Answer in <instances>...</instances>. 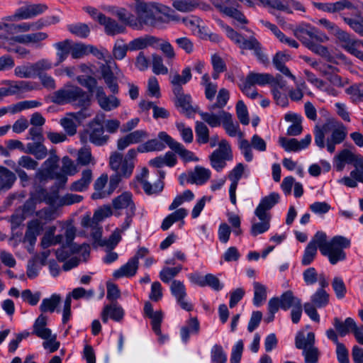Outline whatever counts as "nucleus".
<instances>
[{
	"instance_id": "f257e3e1",
	"label": "nucleus",
	"mask_w": 363,
	"mask_h": 363,
	"mask_svg": "<svg viewBox=\"0 0 363 363\" xmlns=\"http://www.w3.org/2000/svg\"><path fill=\"white\" fill-rule=\"evenodd\" d=\"M347 135V128L335 121H328L322 126L315 125L314 128L315 144L321 149L326 146L330 153L335 152V145L342 143Z\"/></svg>"
},
{
	"instance_id": "f03ea898",
	"label": "nucleus",
	"mask_w": 363,
	"mask_h": 363,
	"mask_svg": "<svg viewBox=\"0 0 363 363\" xmlns=\"http://www.w3.org/2000/svg\"><path fill=\"white\" fill-rule=\"evenodd\" d=\"M137 156L135 149H130L125 157L118 152H113L109 158V165L115 171L111 176L108 189V195L110 196L118 186L123 178H128L133 172L135 160Z\"/></svg>"
},
{
	"instance_id": "7ed1b4c3",
	"label": "nucleus",
	"mask_w": 363,
	"mask_h": 363,
	"mask_svg": "<svg viewBox=\"0 0 363 363\" xmlns=\"http://www.w3.org/2000/svg\"><path fill=\"white\" fill-rule=\"evenodd\" d=\"M316 237L319 241L318 242L320 253L328 257L331 264L335 265L346 259L347 255L344 250L350 247V239L342 235H336L328 240L325 233L323 231H318Z\"/></svg>"
},
{
	"instance_id": "20e7f679",
	"label": "nucleus",
	"mask_w": 363,
	"mask_h": 363,
	"mask_svg": "<svg viewBox=\"0 0 363 363\" xmlns=\"http://www.w3.org/2000/svg\"><path fill=\"white\" fill-rule=\"evenodd\" d=\"M50 101L60 106L70 104L74 106H89L91 96L79 86L68 82L52 94Z\"/></svg>"
},
{
	"instance_id": "39448f33",
	"label": "nucleus",
	"mask_w": 363,
	"mask_h": 363,
	"mask_svg": "<svg viewBox=\"0 0 363 363\" xmlns=\"http://www.w3.org/2000/svg\"><path fill=\"white\" fill-rule=\"evenodd\" d=\"M134 1L138 29L143 26L155 27L162 22L161 14L165 12L164 6L155 2H145L143 0Z\"/></svg>"
},
{
	"instance_id": "423d86ee",
	"label": "nucleus",
	"mask_w": 363,
	"mask_h": 363,
	"mask_svg": "<svg viewBox=\"0 0 363 363\" xmlns=\"http://www.w3.org/2000/svg\"><path fill=\"white\" fill-rule=\"evenodd\" d=\"M199 115L202 120L212 128L218 127L222 124L227 134L230 137H235L237 135L240 137L242 135L240 131L239 125L233 123L232 115L224 110L219 111L217 114L201 111Z\"/></svg>"
},
{
	"instance_id": "0eeeda50",
	"label": "nucleus",
	"mask_w": 363,
	"mask_h": 363,
	"mask_svg": "<svg viewBox=\"0 0 363 363\" xmlns=\"http://www.w3.org/2000/svg\"><path fill=\"white\" fill-rule=\"evenodd\" d=\"M104 117V114H98L89 122L86 129L81 136L82 142L85 143L89 140L93 145L99 147L104 146L108 143L110 136L105 134L103 125Z\"/></svg>"
},
{
	"instance_id": "6e6552de",
	"label": "nucleus",
	"mask_w": 363,
	"mask_h": 363,
	"mask_svg": "<svg viewBox=\"0 0 363 363\" xmlns=\"http://www.w3.org/2000/svg\"><path fill=\"white\" fill-rule=\"evenodd\" d=\"M113 208L116 210H125L124 228H129L133 218L135 215L136 207L133 200V195L129 191H125L114 198L112 201Z\"/></svg>"
},
{
	"instance_id": "1a4fd4ad",
	"label": "nucleus",
	"mask_w": 363,
	"mask_h": 363,
	"mask_svg": "<svg viewBox=\"0 0 363 363\" xmlns=\"http://www.w3.org/2000/svg\"><path fill=\"white\" fill-rule=\"evenodd\" d=\"M294 35L305 45L315 42L325 43L328 40V37L324 33L308 24L296 28Z\"/></svg>"
},
{
	"instance_id": "9d476101",
	"label": "nucleus",
	"mask_w": 363,
	"mask_h": 363,
	"mask_svg": "<svg viewBox=\"0 0 363 363\" xmlns=\"http://www.w3.org/2000/svg\"><path fill=\"white\" fill-rule=\"evenodd\" d=\"M159 138L165 143L170 149L177 153L184 161H199V158L194 154L186 149L182 144L174 140L166 132L162 131L158 133Z\"/></svg>"
},
{
	"instance_id": "9b49d317",
	"label": "nucleus",
	"mask_w": 363,
	"mask_h": 363,
	"mask_svg": "<svg viewBox=\"0 0 363 363\" xmlns=\"http://www.w3.org/2000/svg\"><path fill=\"white\" fill-rule=\"evenodd\" d=\"M335 37L340 43L341 47L347 52L359 60L363 57V52L358 50L359 40L352 37L351 34L342 29L337 33Z\"/></svg>"
},
{
	"instance_id": "f8f14e48",
	"label": "nucleus",
	"mask_w": 363,
	"mask_h": 363,
	"mask_svg": "<svg viewBox=\"0 0 363 363\" xmlns=\"http://www.w3.org/2000/svg\"><path fill=\"white\" fill-rule=\"evenodd\" d=\"M238 45L242 50H253L254 54L260 62L264 65L269 63L267 55L264 53L261 44L255 37L245 38L242 36Z\"/></svg>"
},
{
	"instance_id": "ddd939ff",
	"label": "nucleus",
	"mask_w": 363,
	"mask_h": 363,
	"mask_svg": "<svg viewBox=\"0 0 363 363\" xmlns=\"http://www.w3.org/2000/svg\"><path fill=\"white\" fill-rule=\"evenodd\" d=\"M280 199L279 194L276 192H272L268 196L263 197L255 211V214L257 218L271 217L269 212Z\"/></svg>"
},
{
	"instance_id": "4468645a",
	"label": "nucleus",
	"mask_w": 363,
	"mask_h": 363,
	"mask_svg": "<svg viewBox=\"0 0 363 363\" xmlns=\"http://www.w3.org/2000/svg\"><path fill=\"white\" fill-rule=\"evenodd\" d=\"M170 291L182 308L187 311L193 310L192 304L185 300L186 296V287L182 281L173 280L170 285Z\"/></svg>"
},
{
	"instance_id": "2eb2a0df",
	"label": "nucleus",
	"mask_w": 363,
	"mask_h": 363,
	"mask_svg": "<svg viewBox=\"0 0 363 363\" xmlns=\"http://www.w3.org/2000/svg\"><path fill=\"white\" fill-rule=\"evenodd\" d=\"M245 165L242 163H238L228 174V178L230 181L229 187V195L230 202L233 205H236V189L238 185L239 180L241 179L244 174Z\"/></svg>"
},
{
	"instance_id": "dca6fc26",
	"label": "nucleus",
	"mask_w": 363,
	"mask_h": 363,
	"mask_svg": "<svg viewBox=\"0 0 363 363\" xmlns=\"http://www.w3.org/2000/svg\"><path fill=\"white\" fill-rule=\"evenodd\" d=\"M81 225L90 230V235L96 243H99L102 236V226L98 220L94 219V216H90L87 214L82 217Z\"/></svg>"
},
{
	"instance_id": "f3484780",
	"label": "nucleus",
	"mask_w": 363,
	"mask_h": 363,
	"mask_svg": "<svg viewBox=\"0 0 363 363\" xmlns=\"http://www.w3.org/2000/svg\"><path fill=\"white\" fill-rule=\"evenodd\" d=\"M124 310L117 303L112 302L111 304L106 305L101 312V319L104 323H107L108 318L116 322H121L124 317Z\"/></svg>"
},
{
	"instance_id": "a211bd4d",
	"label": "nucleus",
	"mask_w": 363,
	"mask_h": 363,
	"mask_svg": "<svg viewBox=\"0 0 363 363\" xmlns=\"http://www.w3.org/2000/svg\"><path fill=\"white\" fill-rule=\"evenodd\" d=\"M48 9L45 4H26L25 6H22L16 9L18 19L26 20L35 18V16L43 13Z\"/></svg>"
},
{
	"instance_id": "6ab92c4d",
	"label": "nucleus",
	"mask_w": 363,
	"mask_h": 363,
	"mask_svg": "<svg viewBox=\"0 0 363 363\" xmlns=\"http://www.w3.org/2000/svg\"><path fill=\"white\" fill-rule=\"evenodd\" d=\"M211 177V172L209 169L201 166H196L193 171L189 172L186 182L196 185H203L209 180Z\"/></svg>"
},
{
	"instance_id": "aec40b11",
	"label": "nucleus",
	"mask_w": 363,
	"mask_h": 363,
	"mask_svg": "<svg viewBox=\"0 0 363 363\" xmlns=\"http://www.w3.org/2000/svg\"><path fill=\"white\" fill-rule=\"evenodd\" d=\"M191 77V71L189 67L182 70V74H179L178 72L171 74L169 79L173 86V93L174 94H179L180 91H183L182 86L189 82Z\"/></svg>"
},
{
	"instance_id": "412c9836",
	"label": "nucleus",
	"mask_w": 363,
	"mask_h": 363,
	"mask_svg": "<svg viewBox=\"0 0 363 363\" xmlns=\"http://www.w3.org/2000/svg\"><path fill=\"white\" fill-rule=\"evenodd\" d=\"M98 21L104 26L106 33L109 35H115L125 31V26L119 24L116 21L104 14L98 16Z\"/></svg>"
},
{
	"instance_id": "4be33fe9",
	"label": "nucleus",
	"mask_w": 363,
	"mask_h": 363,
	"mask_svg": "<svg viewBox=\"0 0 363 363\" xmlns=\"http://www.w3.org/2000/svg\"><path fill=\"white\" fill-rule=\"evenodd\" d=\"M145 315L151 319V325L155 334H160V325L163 319L162 311H153L152 305L150 302H146L144 306Z\"/></svg>"
},
{
	"instance_id": "5701e85b",
	"label": "nucleus",
	"mask_w": 363,
	"mask_h": 363,
	"mask_svg": "<svg viewBox=\"0 0 363 363\" xmlns=\"http://www.w3.org/2000/svg\"><path fill=\"white\" fill-rule=\"evenodd\" d=\"M48 37V34L44 32L31 33L13 36L11 40L24 45L39 44L41 41L45 40Z\"/></svg>"
},
{
	"instance_id": "b1692460",
	"label": "nucleus",
	"mask_w": 363,
	"mask_h": 363,
	"mask_svg": "<svg viewBox=\"0 0 363 363\" xmlns=\"http://www.w3.org/2000/svg\"><path fill=\"white\" fill-rule=\"evenodd\" d=\"M160 41V38L152 35L137 38L128 43L129 50L135 51L143 50L148 46L155 47Z\"/></svg>"
},
{
	"instance_id": "393cba45",
	"label": "nucleus",
	"mask_w": 363,
	"mask_h": 363,
	"mask_svg": "<svg viewBox=\"0 0 363 363\" xmlns=\"http://www.w3.org/2000/svg\"><path fill=\"white\" fill-rule=\"evenodd\" d=\"M316 238L315 233L305 248L301 259V264L303 266L311 264L317 255L318 248L319 249V243L318 242L319 241Z\"/></svg>"
},
{
	"instance_id": "a878e982",
	"label": "nucleus",
	"mask_w": 363,
	"mask_h": 363,
	"mask_svg": "<svg viewBox=\"0 0 363 363\" xmlns=\"http://www.w3.org/2000/svg\"><path fill=\"white\" fill-rule=\"evenodd\" d=\"M289 60V55L281 52H278L274 56L272 62L275 68L286 77L296 82V77L291 74L289 69L285 66V63Z\"/></svg>"
},
{
	"instance_id": "bb28decb",
	"label": "nucleus",
	"mask_w": 363,
	"mask_h": 363,
	"mask_svg": "<svg viewBox=\"0 0 363 363\" xmlns=\"http://www.w3.org/2000/svg\"><path fill=\"white\" fill-rule=\"evenodd\" d=\"M139 262L136 261V258H130L127 263L121 266L118 269L116 270L113 276L116 279L121 277H133L138 269Z\"/></svg>"
},
{
	"instance_id": "cd10ccee",
	"label": "nucleus",
	"mask_w": 363,
	"mask_h": 363,
	"mask_svg": "<svg viewBox=\"0 0 363 363\" xmlns=\"http://www.w3.org/2000/svg\"><path fill=\"white\" fill-rule=\"evenodd\" d=\"M9 87H6L8 95H14L35 89V83L28 81H9Z\"/></svg>"
},
{
	"instance_id": "c85d7f7f",
	"label": "nucleus",
	"mask_w": 363,
	"mask_h": 363,
	"mask_svg": "<svg viewBox=\"0 0 363 363\" xmlns=\"http://www.w3.org/2000/svg\"><path fill=\"white\" fill-rule=\"evenodd\" d=\"M200 325L199 322L196 317L190 318L186 324L181 328L180 335L182 340L186 343L190 337V334L197 335L199 333Z\"/></svg>"
},
{
	"instance_id": "c756f323",
	"label": "nucleus",
	"mask_w": 363,
	"mask_h": 363,
	"mask_svg": "<svg viewBox=\"0 0 363 363\" xmlns=\"http://www.w3.org/2000/svg\"><path fill=\"white\" fill-rule=\"evenodd\" d=\"M47 317L43 314L40 315L33 324L32 333L44 340H48L51 336V330L46 328Z\"/></svg>"
},
{
	"instance_id": "7c9ffc66",
	"label": "nucleus",
	"mask_w": 363,
	"mask_h": 363,
	"mask_svg": "<svg viewBox=\"0 0 363 363\" xmlns=\"http://www.w3.org/2000/svg\"><path fill=\"white\" fill-rule=\"evenodd\" d=\"M16 180L15 174L5 167L0 166V193L9 190Z\"/></svg>"
},
{
	"instance_id": "2f4dec72",
	"label": "nucleus",
	"mask_w": 363,
	"mask_h": 363,
	"mask_svg": "<svg viewBox=\"0 0 363 363\" xmlns=\"http://www.w3.org/2000/svg\"><path fill=\"white\" fill-rule=\"evenodd\" d=\"M112 12L125 25L134 29H138V23L136 18L125 8L114 7L113 8Z\"/></svg>"
},
{
	"instance_id": "473e14b6",
	"label": "nucleus",
	"mask_w": 363,
	"mask_h": 363,
	"mask_svg": "<svg viewBox=\"0 0 363 363\" xmlns=\"http://www.w3.org/2000/svg\"><path fill=\"white\" fill-rule=\"evenodd\" d=\"M92 180V172L85 169L82 173V177L71 184L69 190L72 191L82 192L86 191Z\"/></svg>"
},
{
	"instance_id": "72a5a7b5",
	"label": "nucleus",
	"mask_w": 363,
	"mask_h": 363,
	"mask_svg": "<svg viewBox=\"0 0 363 363\" xmlns=\"http://www.w3.org/2000/svg\"><path fill=\"white\" fill-rule=\"evenodd\" d=\"M43 140L28 143L25 148V153L33 155L37 160H43L48 155V150L43 144Z\"/></svg>"
},
{
	"instance_id": "f704fd0d",
	"label": "nucleus",
	"mask_w": 363,
	"mask_h": 363,
	"mask_svg": "<svg viewBox=\"0 0 363 363\" xmlns=\"http://www.w3.org/2000/svg\"><path fill=\"white\" fill-rule=\"evenodd\" d=\"M148 172H149L147 168H143L140 175L138 177V180L141 184L143 190L147 194H152L161 191L163 189L162 182L159 181L152 186L150 183L145 179V178L147 176Z\"/></svg>"
},
{
	"instance_id": "c9c22d12",
	"label": "nucleus",
	"mask_w": 363,
	"mask_h": 363,
	"mask_svg": "<svg viewBox=\"0 0 363 363\" xmlns=\"http://www.w3.org/2000/svg\"><path fill=\"white\" fill-rule=\"evenodd\" d=\"M43 230L42 223L37 219L30 220L28 223L27 230L25 234V240L30 245L35 244L37 236Z\"/></svg>"
},
{
	"instance_id": "e433bc0d",
	"label": "nucleus",
	"mask_w": 363,
	"mask_h": 363,
	"mask_svg": "<svg viewBox=\"0 0 363 363\" xmlns=\"http://www.w3.org/2000/svg\"><path fill=\"white\" fill-rule=\"evenodd\" d=\"M272 79V75L268 73H257L254 72H250L245 78L244 82L247 84L255 86H264L269 84L270 80Z\"/></svg>"
},
{
	"instance_id": "4c0bfd02",
	"label": "nucleus",
	"mask_w": 363,
	"mask_h": 363,
	"mask_svg": "<svg viewBox=\"0 0 363 363\" xmlns=\"http://www.w3.org/2000/svg\"><path fill=\"white\" fill-rule=\"evenodd\" d=\"M295 345L297 349L304 351L315 345V335L309 332L306 335L303 332H298L295 337Z\"/></svg>"
},
{
	"instance_id": "58836bf2",
	"label": "nucleus",
	"mask_w": 363,
	"mask_h": 363,
	"mask_svg": "<svg viewBox=\"0 0 363 363\" xmlns=\"http://www.w3.org/2000/svg\"><path fill=\"white\" fill-rule=\"evenodd\" d=\"M177 98L176 106L181 108V111L190 116L191 114L196 112L193 106H191V96L189 94H184L183 91H180L179 94H174Z\"/></svg>"
},
{
	"instance_id": "ea45409f",
	"label": "nucleus",
	"mask_w": 363,
	"mask_h": 363,
	"mask_svg": "<svg viewBox=\"0 0 363 363\" xmlns=\"http://www.w3.org/2000/svg\"><path fill=\"white\" fill-rule=\"evenodd\" d=\"M54 47L57 50V61L55 66H58L63 62L67 59L69 54H70L71 40L67 39L63 41L56 43L54 45Z\"/></svg>"
},
{
	"instance_id": "a19ab883",
	"label": "nucleus",
	"mask_w": 363,
	"mask_h": 363,
	"mask_svg": "<svg viewBox=\"0 0 363 363\" xmlns=\"http://www.w3.org/2000/svg\"><path fill=\"white\" fill-rule=\"evenodd\" d=\"M333 325L337 333L344 337L350 331L352 332L353 328L355 327V321L352 318H347L344 322L341 321L338 318L333 319Z\"/></svg>"
},
{
	"instance_id": "79ce46f5",
	"label": "nucleus",
	"mask_w": 363,
	"mask_h": 363,
	"mask_svg": "<svg viewBox=\"0 0 363 363\" xmlns=\"http://www.w3.org/2000/svg\"><path fill=\"white\" fill-rule=\"evenodd\" d=\"M159 137L158 139L149 140L143 145L138 147L136 152H148L154 151H162L165 148V145Z\"/></svg>"
},
{
	"instance_id": "37998d69",
	"label": "nucleus",
	"mask_w": 363,
	"mask_h": 363,
	"mask_svg": "<svg viewBox=\"0 0 363 363\" xmlns=\"http://www.w3.org/2000/svg\"><path fill=\"white\" fill-rule=\"evenodd\" d=\"M230 99V93L229 91L225 89L222 88L218 91L216 101L208 106V109L210 111L209 113H213V111L216 108L223 110V108L227 104L228 100Z\"/></svg>"
},
{
	"instance_id": "c03bdc74",
	"label": "nucleus",
	"mask_w": 363,
	"mask_h": 363,
	"mask_svg": "<svg viewBox=\"0 0 363 363\" xmlns=\"http://www.w3.org/2000/svg\"><path fill=\"white\" fill-rule=\"evenodd\" d=\"M108 182V176L102 174L94 182L95 191L92 194L91 198L93 199H101L108 196V190H103Z\"/></svg>"
},
{
	"instance_id": "a18cd8bd",
	"label": "nucleus",
	"mask_w": 363,
	"mask_h": 363,
	"mask_svg": "<svg viewBox=\"0 0 363 363\" xmlns=\"http://www.w3.org/2000/svg\"><path fill=\"white\" fill-rule=\"evenodd\" d=\"M330 295L323 289H318L311 296V302L318 308H325L329 303Z\"/></svg>"
},
{
	"instance_id": "49530a36",
	"label": "nucleus",
	"mask_w": 363,
	"mask_h": 363,
	"mask_svg": "<svg viewBox=\"0 0 363 363\" xmlns=\"http://www.w3.org/2000/svg\"><path fill=\"white\" fill-rule=\"evenodd\" d=\"M258 219L260 220L259 223L252 220L250 233L254 237L267 232L270 228L271 217L258 218Z\"/></svg>"
},
{
	"instance_id": "de8ad7c7",
	"label": "nucleus",
	"mask_w": 363,
	"mask_h": 363,
	"mask_svg": "<svg viewBox=\"0 0 363 363\" xmlns=\"http://www.w3.org/2000/svg\"><path fill=\"white\" fill-rule=\"evenodd\" d=\"M101 74L110 91L113 94H117L118 92V85L117 84L116 78L114 77L110 67H104L101 69Z\"/></svg>"
},
{
	"instance_id": "09e8293b",
	"label": "nucleus",
	"mask_w": 363,
	"mask_h": 363,
	"mask_svg": "<svg viewBox=\"0 0 363 363\" xmlns=\"http://www.w3.org/2000/svg\"><path fill=\"white\" fill-rule=\"evenodd\" d=\"M61 301V297L58 294H52L49 298H44L40 306V310L43 313L55 311Z\"/></svg>"
},
{
	"instance_id": "8fccbe9b",
	"label": "nucleus",
	"mask_w": 363,
	"mask_h": 363,
	"mask_svg": "<svg viewBox=\"0 0 363 363\" xmlns=\"http://www.w3.org/2000/svg\"><path fill=\"white\" fill-rule=\"evenodd\" d=\"M172 6L181 12H189L199 6V0H172Z\"/></svg>"
},
{
	"instance_id": "3c124183",
	"label": "nucleus",
	"mask_w": 363,
	"mask_h": 363,
	"mask_svg": "<svg viewBox=\"0 0 363 363\" xmlns=\"http://www.w3.org/2000/svg\"><path fill=\"white\" fill-rule=\"evenodd\" d=\"M124 222L121 224L120 228H117L111 233L108 240L101 241L99 243L100 245H106L108 247L113 248L121 240V233L125 231L128 228H124Z\"/></svg>"
},
{
	"instance_id": "603ef678",
	"label": "nucleus",
	"mask_w": 363,
	"mask_h": 363,
	"mask_svg": "<svg viewBox=\"0 0 363 363\" xmlns=\"http://www.w3.org/2000/svg\"><path fill=\"white\" fill-rule=\"evenodd\" d=\"M254 298L253 303L255 306L259 307L267 298V289L259 282H254Z\"/></svg>"
},
{
	"instance_id": "864d4df0",
	"label": "nucleus",
	"mask_w": 363,
	"mask_h": 363,
	"mask_svg": "<svg viewBox=\"0 0 363 363\" xmlns=\"http://www.w3.org/2000/svg\"><path fill=\"white\" fill-rule=\"evenodd\" d=\"M4 30L9 34L26 33L32 30L31 22H23L18 24H9L4 22Z\"/></svg>"
},
{
	"instance_id": "5fc2aeb1",
	"label": "nucleus",
	"mask_w": 363,
	"mask_h": 363,
	"mask_svg": "<svg viewBox=\"0 0 363 363\" xmlns=\"http://www.w3.org/2000/svg\"><path fill=\"white\" fill-rule=\"evenodd\" d=\"M195 133L198 143L206 144L209 141V130L204 123L196 122Z\"/></svg>"
},
{
	"instance_id": "6e6d98bb",
	"label": "nucleus",
	"mask_w": 363,
	"mask_h": 363,
	"mask_svg": "<svg viewBox=\"0 0 363 363\" xmlns=\"http://www.w3.org/2000/svg\"><path fill=\"white\" fill-rule=\"evenodd\" d=\"M343 21L356 33L363 37V16L359 15L355 18L342 16Z\"/></svg>"
},
{
	"instance_id": "4d7b16f0",
	"label": "nucleus",
	"mask_w": 363,
	"mask_h": 363,
	"mask_svg": "<svg viewBox=\"0 0 363 363\" xmlns=\"http://www.w3.org/2000/svg\"><path fill=\"white\" fill-rule=\"evenodd\" d=\"M218 146V148L214 150L212 153H217V156L225 161L232 160L233 153L228 142L226 140H222L219 142Z\"/></svg>"
},
{
	"instance_id": "13d9d810",
	"label": "nucleus",
	"mask_w": 363,
	"mask_h": 363,
	"mask_svg": "<svg viewBox=\"0 0 363 363\" xmlns=\"http://www.w3.org/2000/svg\"><path fill=\"white\" fill-rule=\"evenodd\" d=\"M280 308L287 311L291 307H294L296 305V301L301 300L293 295L291 291H287L284 293L279 298Z\"/></svg>"
},
{
	"instance_id": "bf43d9fd",
	"label": "nucleus",
	"mask_w": 363,
	"mask_h": 363,
	"mask_svg": "<svg viewBox=\"0 0 363 363\" xmlns=\"http://www.w3.org/2000/svg\"><path fill=\"white\" fill-rule=\"evenodd\" d=\"M35 77H40V74H45V72L52 68V64L48 59H40L37 62L32 63Z\"/></svg>"
},
{
	"instance_id": "052dcab7",
	"label": "nucleus",
	"mask_w": 363,
	"mask_h": 363,
	"mask_svg": "<svg viewBox=\"0 0 363 363\" xmlns=\"http://www.w3.org/2000/svg\"><path fill=\"white\" fill-rule=\"evenodd\" d=\"M77 162L82 166H86L90 163H95L92 157L91 149L88 147H82L77 153Z\"/></svg>"
},
{
	"instance_id": "680f3d73",
	"label": "nucleus",
	"mask_w": 363,
	"mask_h": 363,
	"mask_svg": "<svg viewBox=\"0 0 363 363\" xmlns=\"http://www.w3.org/2000/svg\"><path fill=\"white\" fill-rule=\"evenodd\" d=\"M67 29L71 33L82 38H86L90 33L89 28L84 23L70 24L67 26Z\"/></svg>"
},
{
	"instance_id": "e2e57ef3",
	"label": "nucleus",
	"mask_w": 363,
	"mask_h": 363,
	"mask_svg": "<svg viewBox=\"0 0 363 363\" xmlns=\"http://www.w3.org/2000/svg\"><path fill=\"white\" fill-rule=\"evenodd\" d=\"M14 74L19 78H34V72L32 63L19 65L15 67Z\"/></svg>"
},
{
	"instance_id": "0e129e2a",
	"label": "nucleus",
	"mask_w": 363,
	"mask_h": 363,
	"mask_svg": "<svg viewBox=\"0 0 363 363\" xmlns=\"http://www.w3.org/2000/svg\"><path fill=\"white\" fill-rule=\"evenodd\" d=\"M345 91L353 101L363 100V83L352 84Z\"/></svg>"
},
{
	"instance_id": "69168bd1",
	"label": "nucleus",
	"mask_w": 363,
	"mask_h": 363,
	"mask_svg": "<svg viewBox=\"0 0 363 363\" xmlns=\"http://www.w3.org/2000/svg\"><path fill=\"white\" fill-rule=\"evenodd\" d=\"M211 357L213 363H226L227 362V355L220 345L213 346Z\"/></svg>"
},
{
	"instance_id": "338daca9",
	"label": "nucleus",
	"mask_w": 363,
	"mask_h": 363,
	"mask_svg": "<svg viewBox=\"0 0 363 363\" xmlns=\"http://www.w3.org/2000/svg\"><path fill=\"white\" fill-rule=\"evenodd\" d=\"M182 269V265L175 267H164L160 272V278L163 282L168 283L181 272Z\"/></svg>"
},
{
	"instance_id": "774afa93",
	"label": "nucleus",
	"mask_w": 363,
	"mask_h": 363,
	"mask_svg": "<svg viewBox=\"0 0 363 363\" xmlns=\"http://www.w3.org/2000/svg\"><path fill=\"white\" fill-rule=\"evenodd\" d=\"M279 145L286 152H298L300 151V147L298 146V140L296 138H286L281 137L279 139Z\"/></svg>"
}]
</instances>
